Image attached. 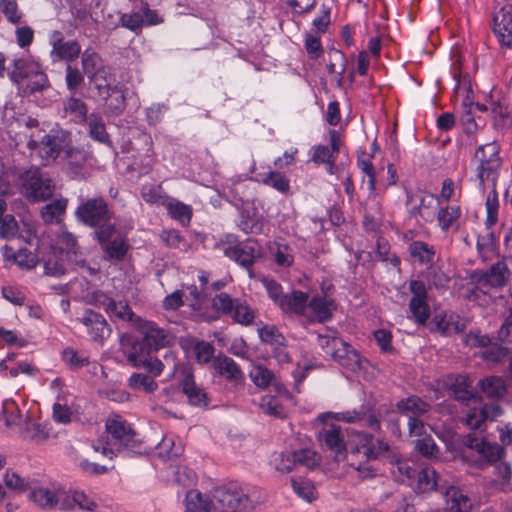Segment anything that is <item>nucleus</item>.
<instances>
[{
  "mask_svg": "<svg viewBox=\"0 0 512 512\" xmlns=\"http://www.w3.org/2000/svg\"><path fill=\"white\" fill-rule=\"evenodd\" d=\"M34 130L31 133H24V141L30 150L31 156L37 157L42 165H49L57 158H71L77 153L71 146L70 135L63 131L50 134H42Z\"/></svg>",
  "mask_w": 512,
  "mask_h": 512,
  "instance_id": "f257e3e1",
  "label": "nucleus"
},
{
  "mask_svg": "<svg viewBox=\"0 0 512 512\" xmlns=\"http://www.w3.org/2000/svg\"><path fill=\"white\" fill-rule=\"evenodd\" d=\"M121 347L128 363L133 367H142L154 377L163 372L164 363L154 356V351L142 337H122Z\"/></svg>",
  "mask_w": 512,
  "mask_h": 512,
  "instance_id": "f03ea898",
  "label": "nucleus"
},
{
  "mask_svg": "<svg viewBox=\"0 0 512 512\" xmlns=\"http://www.w3.org/2000/svg\"><path fill=\"white\" fill-rule=\"evenodd\" d=\"M14 69L10 78L17 83L24 93L33 94L49 87V80L39 63L29 58L13 61Z\"/></svg>",
  "mask_w": 512,
  "mask_h": 512,
  "instance_id": "7ed1b4c3",
  "label": "nucleus"
},
{
  "mask_svg": "<svg viewBox=\"0 0 512 512\" xmlns=\"http://www.w3.org/2000/svg\"><path fill=\"white\" fill-rule=\"evenodd\" d=\"M28 237L26 243L29 245H36V250L39 253V261L43 264L44 273L49 276L59 277L66 272V260L68 256L64 254V249L61 246H52L47 243L43 235L39 236L36 233L32 234L31 229L28 230Z\"/></svg>",
  "mask_w": 512,
  "mask_h": 512,
  "instance_id": "20e7f679",
  "label": "nucleus"
},
{
  "mask_svg": "<svg viewBox=\"0 0 512 512\" xmlns=\"http://www.w3.org/2000/svg\"><path fill=\"white\" fill-rule=\"evenodd\" d=\"M214 512H251L252 502L242 487L229 483L212 491Z\"/></svg>",
  "mask_w": 512,
  "mask_h": 512,
  "instance_id": "39448f33",
  "label": "nucleus"
},
{
  "mask_svg": "<svg viewBox=\"0 0 512 512\" xmlns=\"http://www.w3.org/2000/svg\"><path fill=\"white\" fill-rule=\"evenodd\" d=\"M95 236L103 251V259L109 262H122L130 250L127 237L116 226H98Z\"/></svg>",
  "mask_w": 512,
  "mask_h": 512,
  "instance_id": "423d86ee",
  "label": "nucleus"
},
{
  "mask_svg": "<svg viewBox=\"0 0 512 512\" xmlns=\"http://www.w3.org/2000/svg\"><path fill=\"white\" fill-rule=\"evenodd\" d=\"M500 148L496 142H490L481 145L474 155L476 162L477 178L481 186L491 182L492 184L498 178L501 158L499 156Z\"/></svg>",
  "mask_w": 512,
  "mask_h": 512,
  "instance_id": "0eeeda50",
  "label": "nucleus"
},
{
  "mask_svg": "<svg viewBox=\"0 0 512 512\" xmlns=\"http://www.w3.org/2000/svg\"><path fill=\"white\" fill-rule=\"evenodd\" d=\"M212 307L220 314L229 316L241 325H251L256 317L255 311L240 298H232L221 292L212 299Z\"/></svg>",
  "mask_w": 512,
  "mask_h": 512,
  "instance_id": "6e6552de",
  "label": "nucleus"
},
{
  "mask_svg": "<svg viewBox=\"0 0 512 512\" xmlns=\"http://www.w3.org/2000/svg\"><path fill=\"white\" fill-rule=\"evenodd\" d=\"M108 444H111L118 452L132 450L140 447V440L131 425L119 415L108 418L105 424Z\"/></svg>",
  "mask_w": 512,
  "mask_h": 512,
  "instance_id": "1a4fd4ad",
  "label": "nucleus"
},
{
  "mask_svg": "<svg viewBox=\"0 0 512 512\" xmlns=\"http://www.w3.org/2000/svg\"><path fill=\"white\" fill-rule=\"evenodd\" d=\"M17 183L21 193L31 201L44 200L53 194L51 179L45 177L38 168L22 172Z\"/></svg>",
  "mask_w": 512,
  "mask_h": 512,
  "instance_id": "9d476101",
  "label": "nucleus"
},
{
  "mask_svg": "<svg viewBox=\"0 0 512 512\" xmlns=\"http://www.w3.org/2000/svg\"><path fill=\"white\" fill-rule=\"evenodd\" d=\"M3 122L7 126L8 133L14 137L16 145L24 141V133H31L34 130L40 132L38 120L16 110L13 104L7 103L3 110Z\"/></svg>",
  "mask_w": 512,
  "mask_h": 512,
  "instance_id": "9b49d317",
  "label": "nucleus"
},
{
  "mask_svg": "<svg viewBox=\"0 0 512 512\" xmlns=\"http://www.w3.org/2000/svg\"><path fill=\"white\" fill-rule=\"evenodd\" d=\"M75 210L76 219L83 224H106L112 219V212L102 197L85 198L80 196Z\"/></svg>",
  "mask_w": 512,
  "mask_h": 512,
  "instance_id": "f8f14e48",
  "label": "nucleus"
},
{
  "mask_svg": "<svg viewBox=\"0 0 512 512\" xmlns=\"http://www.w3.org/2000/svg\"><path fill=\"white\" fill-rule=\"evenodd\" d=\"M318 464L317 453L310 448L283 451L274 459L275 469L281 473H289L298 467L313 469Z\"/></svg>",
  "mask_w": 512,
  "mask_h": 512,
  "instance_id": "ddd939ff",
  "label": "nucleus"
},
{
  "mask_svg": "<svg viewBox=\"0 0 512 512\" xmlns=\"http://www.w3.org/2000/svg\"><path fill=\"white\" fill-rule=\"evenodd\" d=\"M510 270L504 261H497L487 271H474L471 276V283L477 284L478 289L484 294H489L491 289L504 287L509 278Z\"/></svg>",
  "mask_w": 512,
  "mask_h": 512,
  "instance_id": "4468645a",
  "label": "nucleus"
},
{
  "mask_svg": "<svg viewBox=\"0 0 512 512\" xmlns=\"http://www.w3.org/2000/svg\"><path fill=\"white\" fill-rule=\"evenodd\" d=\"M464 62V56L458 54L453 55L450 72L455 81L453 88L455 98L461 100L464 107H470L473 105V92L470 76L466 71Z\"/></svg>",
  "mask_w": 512,
  "mask_h": 512,
  "instance_id": "2eb2a0df",
  "label": "nucleus"
},
{
  "mask_svg": "<svg viewBox=\"0 0 512 512\" xmlns=\"http://www.w3.org/2000/svg\"><path fill=\"white\" fill-rule=\"evenodd\" d=\"M407 204L412 216L419 215L421 220L429 222L436 214L440 201L437 196L426 191L407 192Z\"/></svg>",
  "mask_w": 512,
  "mask_h": 512,
  "instance_id": "dca6fc26",
  "label": "nucleus"
},
{
  "mask_svg": "<svg viewBox=\"0 0 512 512\" xmlns=\"http://www.w3.org/2000/svg\"><path fill=\"white\" fill-rule=\"evenodd\" d=\"M162 22L163 18L156 11L151 10L146 3L120 16L121 26L134 32L141 30L143 26L158 25Z\"/></svg>",
  "mask_w": 512,
  "mask_h": 512,
  "instance_id": "f3484780",
  "label": "nucleus"
},
{
  "mask_svg": "<svg viewBox=\"0 0 512 512\" xmlns=\"http://www.w3.org/2000/svg\"><path fill=\"white\" fill-rule=\"evenodd\" d=\"M49 44L51 46L50 57L53 62L73 61L81 53V46L76 40H64L63 33L54 30L49 34Z\"/></svg>",
  "mask_w": 512,
  "mask_h": 512,
  "instance_id": "a211bd4d",
  "label": "nucleus"
},
{
  "mask_svg": "<svg viewBox=\"0 0 512 512\" xmlns=\"http://www.w3.org/2000/svg\"><path fill=\"white\" fill-rule=\"evenodd\" d=\"M138 329L148 346L154 351L158 352L160 349L165 348L172 342L170 332L164 328L159 327L153 321H144L137 317Z\"/></svg>",
  "mask_w": 512,
  "mask_h": 512,
  "instance_id": "6ab92c4d",
  "label": "nucleus"
},
{
  "mask_svg": "<svg viewBox=\"0 0 512 512\" xmlns=\"http://www.w3.org/2000/svg\"><path fill=\"white\" fill-rule=\"evenodd\" d=\"M212 367L216 374L225 379L232 387L238 388L243 386L245 375L240 366L231 357L220 352L214 358Z\"/></svg>",
  "mask_w": 512,
  "mask_h": 512,
  "instance_id": "aec40b11",
  "label": "nucleus"
},
{
  "mask_svg": "<svg viewBox=\"0 0 512 512\" xmlns=\"http://www.w3.org/2000/svg\"><path fill=\"white\" fill-rule=\"evenodd\" d=\"M262 255V247L258 241L254 239H247L244 242L225 249V256L236 261L245 268H250Z\"/></svg>",
  "mask_w": 512,
  "mask_h": 512,
  "instance_id": "412c9836",
  "label": "nucleus"
},
{
  "mask_svg": "<svg viewBox=\"0 0 512 512\" xmlns=\"http://www.w3.org/2000/svg\"><path fill=\"white\" fill-rule=\"evenodd\" d=\"M318 440L325 449L334 453L335 459L340 460L346 455L344 434L340 425L325 424L318 433Z\"/></svg>",
  "mask_w": 512,
  "mask_h": 512,
  "instance_id": "4be33fe9",
  "label": "nucleus"
},
{
  "mask_svg": "<svg viewBox=\"0 0 512 512\" xmlns=\"http://www.w3.org/2000/svg\"><path fill=\"white\" fill-rule=\"evenodd\" d=\"M181 392L186 396L188 403L194 407L206 408L210 404V397L206 390L196 383L193 373L185 370L180 383Z\"/></svg>",
  "mask_w": 512,
  "mask_h": 512,
  "instance_id": "5701e85b",
  "label": "nucleus"
},
{
  "mask_svg": "<svg viewBox=\"0 0 512 512\" xmlns=\"http://www.w3.org/2000/svg\"><path fill=\"white\" fill-rule=\"evenodd\" d=\"M77 320L87 328L89 336L95 342L103 343L111 334V328L103 315L91 309H87Z\"/></svg>",
  "mask_w": 512,
  "mask_h": 512,
  "instance_id": "b1692460",
  "label": "nucleus"
},
{
  "mask_svg": "<svg viewBox=\"0 0 512 512\" xmlns=\"http://www.w3.org/2000/svg\"><path fill=\"white\" fill-rule=\"evenodd\" d=\"M494 33L499 39L502 46L512 48V5L505 4L495 13Z\"/></svg>",
  "mask_w": 512,
  "mask_h": 512,
  "instance_id": "393cba45",
  "label": "nucleus"
},
{
  "mask_svg": "<svg viewBox=\"0 0 512 512\" xmlns=\"http://www.w3.org/2000/svg\"><path fill=\"white\" fill-rule=\"evenodd\" d=\"M442 494L447 512H471L472 500L459 487L448 486Z\"/></svg>",
  "mask_w": 512,
  "mask_h": 512,
  "instance_id": "a878e982",
  "label": "nucleus"
},
{
  "mask_svg": "<svg viewBox=\"0 0 512 512\" xmlns=\"http://www.w3.org/2000/svg\"><path fill=\"white\" fill-rule=\"evenodd\" d=\"M389 450V445L387 442L380 440L378 438H374L371 435H366L355 447V451L353 453L361 456L366 461L377 459L380 456L384 455Z\"/></svg>",
  "mask_w": 512,
  "mask_h": 512,
  "instance_id": "bb28decb",
  "label": "nucleus"
},
{
  "mask_svg": "<svg viewBox=\"0 0 512 512\" xmlns=\"http://www.w3.org/2000/svg\"><path fill=\"white\" fill-rule=\"evenodd\" d=\"M335 361L341 366L356 371L360 368V354L348 343L341 340V343L331 351Z\"/></svg>",
  "mask_w": 512,
  "mask_h": 512,
  "instance_id": "cd10ccee",
  "label": "nucleus"
},
{
  "mask_svg": "<svg viewBox=\"0 0 512 512\" xmlns=\"http://www.w3.org/2000/svg\"><path fill=\"white\" fill-rule=\"evenodd\" d=\"M309 295L300 290H294L283 298L278 306L284 313H294L296 315H304L308 308Z\"/></svg>",
  "mask_w": 512,
  "mask_h": 512,
  "instance_id": "c85d7f7f",
  "label": "nucleus"
},
{
  "mask_svg": "<svg viewBox=\"0 0 512 512\" xmlns=\"http://www.w3.org/2000/svg\"><path fill=\"white\" fill-rule=\"evenodd\" d=\"M262 342L275 346L277 357L281 361H289V354L283 350L286 346L285 337L273 325H266L258 330Z\"/></svg>",
  "mask_w": 512,
  "mask_h": 512,
  "instance_id": "c756f323",
  "label": "nucleus"
},
{
  "mask_svg": "<svg viewBox=\"0 0 512 512\" xmlns=\"http://www.w3.org/2000/svg\"><path fill=\"white\" fill-rule=\"evenodd\" d=\"M83 73L89 81H94L97 75H106L102 58L92 49H85L81 56Z\"/></svg>",
  "mask_w": 512,
  "mask_h": 512,
  "instance_id": "7c9ffc66",
  "label": "nucleus"
},
{
  "mask_svg": "<svg viewBox=\"0 0 512 512\" xmlns=\"http://www.w3.org/2000/svg\"><path fill=\"white\" fill-rule=\"evenodd\" d=\"M417 493H429L432 491L444 492L443 485L439 482V476L437 472L431 467H425L417 472Z\"/></svg>",
  "mask_w": 512,
  "mask_h": 512,
  "instance_id": "2f4dec72",
  "label": "nucleus"
},
{
  "mask_svg": "<svg viewBox=\"0 0 512 512\" xmlns=\"http://www.w3.org/2000/svg\"><path fill=\"white\" fill-rule=\"evenodd\" d=\"M396 409L401 415L407 416L410 419V417H420L427 413L430 405L420 397L413 395L399 400L396 403Z\"/></svg>",
  "mask_w": 512,
  "mask_h": 512,
  "instance_id": "473e14b6",
  "label": "nucleus"
},
{
  "mask_svg": "<svg viewBox=\"0 0 512 512\" xmlns=\"http://www.w3.org/2000/svg\"><path fill=\"white\" fill-rule=\"evenodd\" d=\"M308 307L321 323L329 321L332 318V312L336 309L334 299H328L326 295H314L308 299Z\"/></svg>",
  "mask_w": 512,
  "mask_h": 512,
  "instance_id": "72a5a7b5",
  "label": "nucleus"
},
{
  "mask_svg": "<svg viewBox=\"0 0 512 512\" xmlns=\"http://www.w3.org/2000/svg\"><path fill=\"white\" fill-rule=\"evenodd\" d=\"M186 508L189 512H212L214 511L213 497L202 494L193 489L186 494Z\"/></svg>",
  "mask_w": 512,
  "mask_h": 512,
  "instance_id": "f704fd0d",
  "label": "nucleus"
},
{
  "mask_svg": "<svg viewBox=\"0 0 512 512\" xmlns=\"http://www.w3.org/2000/svg\"><path fill=\"white\" fill-rule=\"evenodd\" d=\"M67 207V200L64 198L55 199L45 205L41 210V215L45 224H61Z\"/></svg>",
  "mask_w": 512,
  "mask_h": 512,
  "instance_id": "c9c22d12",
  "label": "nucleus"
},
{
  "mask_svg": "<svg viewBox=\"0 0 512 512\" xmlns=\"http://www.w3.org/2000/svg\"><path fill=\"white\" fill-rule=\"evenodd\" d=\"M164 207L174 221H177L180 224L190 223L192 217V208L190 205L169 197L164 202Z\"/></svg>",
  "mask_w": 512,
  "mask_h": 512,
  "instance_id": "e433bc0d",
  "label": "nucleus"
},
{
  "mask_svg": "<svg viewBox=\"0 0 512 512\" xmlns=\"http://www.w3.org/2000/svg\"><path fill=\"white\" fill-rule=\"evenodd\" d=\"M480 390L490 399H501L507 393L504 380L498 376H489L479 381Z\"/></svg>",
  "mask_w": 512,
  "mask_h": 512,
  "instance_id": "4c0bfd02",
  "label": "nucleus"
},
{
  "mask_svg": "<svg viewBox=\"0 0 512 512\" xmlns=\"http://www.w3.org/2000/svg\"><path fill=\"white\" fill-rule=\"evenodd\" d=\"M255 180L282 194H287L290 190L289 179L278 171H269L266 174H257Z\"/></svg>",
  "mask_w": 512,
  "mask_h": 512,
  "instance_id": "58836bf2",
  "label": "nucleus"
},
{
  "mask_svg": "<svg viewBox=\"0 0 512 512\" xmlns=\"http://www.w3.org/2000/svg\"><path fill=\"white\" fill-rule=\"evenodd\" d=\"M291 486L295 494L307 502H312L317 499L318 493L316 487L310 479L303 477H292Z\"/></svg>",
  "mask_w": 512,
  "mask_h": 512,
  "instance_id": "ea45409f",
  "label": "nucleus"
},
{
  "mask_svg": "<svg viewBox=\"0 0 512 512\" xmlns=\"http://www.w3.org/2000/svg\"><path fill=\"white\" fill-rule=\"evenodd\" d=\"M64 112L71 117L75 123H83L88 120V109L84 101L79 98L69 97L63 102Z\"/></svg>",
  "mask_w": 512,
  "mask_h": 512,
  "instance_id": "a19ab883",
  "label": "nucleus"
},
{
  "mask_svg": "<svg viewBox=\"0 0 512 512\" xmlns=\"http://www.w3.org/2000/svg\"><path fill=\"white\" fill-rule=\"evenodd\" d=\"M469 387V378L465 375H457L450 386V391L455 400L468 404L473 397Z\"/></svg>",
  "mask_w": 512,
  "mask_h": 512,
  "instance_id": "79ce46f5",
  "label": "nucleus"
},
{
  "mask_svg": "<svg viewBox=\"0 0 512 512\" xmlns=\"http://www.w3.org/2000/svg\"><path fill=\"white\" fill-rule=\"evenodd\" d=\"M52 246H61L64 249V254L68 257L78 254V245L76 237L70 232L62 230V227L56 234L55 239L49 242Z\"/></svg>",
  "mask_w": 512,
  "mask_h": 512,
  "instance_id": "37998d69",
  "label": "nucleus"
},
{
  "mask_svg": "<svg viewBox=\"0 0 512 512\" xmlns=\"http://www.w3.org/2000/svg\"><path fill=\"white\" fill-rule=\"evenodd\" d=\"M30 498L39 507L52 510L57 506V491L49 490L47 488H38L32 490Z\"/></svg>",
  "mask_w": 512,
  "mask_h": 512,
  "instance_id": "c03bdc74",
  "label": "nucleus"
},
{
  "mask_svg": "<svg viewBox=\"0 0 512 512\" xmlns=\"http://www.w3.org/2000/svg\"><path fill=\"white\" fill-rule=\"evenodd\" d=\"M89 135L95 141L111 146L109 134L106 132L105 124L98 116L91 115L88 120Z\"/></svg>",
  "mask_w": 512,
  "mask_h": 512,
  "instance_id": "a18cd8bd",
  "label": "nucleus"
},
{
  "mask_svg": "<svg viewBox=\"0 0 512 512\" xmlns=\"http://www.w3.org/2000/svg\"><path fill=\"white\" fill-rule=\"evenodd\" d=\"M62 360L71 370L74 371L90 364L89 356L86 353H79L71 347H67L63 350Z\"/></svg>",
  "mask_w": 512,
  "mask_h": 512,
  "instance_id": "49530a36",
  "label": "nucleus"
},
{
  "mask_svg": "<svg viewBox=\"0 0 512 512\" xmlns=\"http://www.w3.org/2000/svg\"><path fill=\"white\" fill-rule=\"evenodd\" d=\"M415 450L424 458L434 459L440 455V450L431 435L415 440Z\"/></svg>",
  "mask_w": 512,
  "mask_h": 512,
  "instance_id": "de8ad7c7",
  "label": "nucleus"
},
{
  "mask_svg": "<svg viewBox=\"0 0 512 512\" xmlns=\"http://www.w3.org/2000/svg\"><path fill=\"white\" fill-rule=\"evenodd\" d=\"M153 377V375L148 376L142 373H133L128 380V385L134 390L152 393L158 388V384Z\"/></svg>",
  "mask_w": 512,
  "mask_h": 512,
  "instance_id": "09e8293b",
  "label": "nucleus"
},
{
  "mask_svg": "<svg viewBox=\"0 0 512 512\" xmlns=\"http://www.w3.org/2000/svg\"><path fill=\"white\" fill-rule=\"evenodd\" d=\"M195 359L199 364L213 363L215 356V347L212 343L205 340H197L193 346Z\"/></svg>",
  "mask_w": 512,
  "mask_h": 512,
  "instance_id": "8fccbe9b",
  "label": "nucleus"
},
{
  "mask_svg": "<svg viewBox=\"0 0 512 512\" xmlns=\"http://www.w3.org/2000/svg\"><path fill=\"white\" fill-rule=\"evenodd\" d=\"M480 456L486 461L487 464H494L498 462L503 454L504 448L497 444L483 440L480 443V449H478Z\"/></svg>",
  "mask_w": 512,
  "mask_h": 512,
  "instance_id": "3c124183",
  "label": "nucleus"
},
{
  "mask_svg": "<svg viewBox=\"0 0 512 512\" xmlns=\"http://www.w3.org/2000/svg\"><path fill=\"white\" fill-rule=\"evenodd\" d=\"M0 11L9 23L19 25L22 22L23 12L16 0H0Z\"/></svg>",
  "mask_w": 512,
  "mask_h": 512,
  "instance_id": "603ef678",
  "label": "nucleus"
},
{
  "mask_svg": "<svg viewBox=\"0 0 512 512\" xmlns=\"http://www.w3.org/2000/svg\"><path fill=\"white\" fill-rule=\"evenodd\" d=\"M409 251L411 256L417 259L421 264L432 262L435 255L433 248L421 241L411 243Z\"/></svg>",
  "mask_w": 512,
  "mask_h": 512,
  "instance_id": "864d4df0",
  "label": "nucleus"
},
{
  "mask_svg": "<svg viewBox=\"0 0 512 512\" xmlns=\"http://www.w3.org/2000/svg\"><path fill=\"white\" fill-rule=\"evenodd\" d=\"M510 350L511 348L509 346L501 343L500 345L491 344L481 353V358L487 362L496 364L503 361L510 354Z\"/></svg>",
  "mask_w": 512,
  "mask_h": 512,
  "instance_id": "5fc2aeb1",
  "label": "nucleus"
},
{
  "mask_svg": "<svg viewBox=\"0 0 512 512\" xmlns=\"http://www.w3.org/2000/svg\"><path fill=\"white\" fill-rule=\"evenodd\" d=\"M310 160L316 164H328L329 172H332L333 168V160H332V152L328 146L325 145H315L310 151Z\"/></svg>",
  "mask_w": 512,
  "mask_h": 512,
  "instance_id": "6e6d98bb",
  "label": "nucleus"
},
{
  "mask_svg": "<svg viewBox=\"0 0 512 512\" xmlns=\"http://www.w3.org/2000/svg\"><path fill=\"white\" fill-rule=\"evenodd\" d=\"M141 196L142 198L152 204H160L164 206V202L169 198L167 196L161 186L154 185H143L141 188Z\"/></svg>",
  "mask_w": 512,
  "mask_h": 512,
  "instance_id": "4d7b16f0",
  "label": "nucleus"
},
{
  "mask_svg": "<svg viewBox=\"0 0 512 512\" xmlns=\"http://www.w3.org/2000/svg\"><path fill=\"white\" fill-rule=\"evenodd\" d=\"M274 373L261 365L255 366L250 371V378L253 383L259 388H267L273 381Z\"/></svg>",
  "mask_w": 512,
  "mask_h": 512,
  "instance_id": "13d9d810",
  "label": "nucleus"
},
{
  "mask_svg": "<svg viewBox=\"0 0 512 512\" xmlns=\"http://www.w3.org/2000/svg\"><path fill=\"white\" fill-rule=\"evenodd\" d=\"M486 224H496L499 220V198L495 190H491L486 197Z\"/></svg>",
  "mask_w": 512,
  "mask_h": 512,
  "instance_id": "bf43d9fd",
  "label": "nucleus"
},
{
  "mask_svg": "<svg viewBox=\"0 0 512 512\" xmlns=\"http://www.w3.org/2000/svg\"><path fill=\"white\" fill-rule=\"evenodd\" d=\"M409 310L412 313L414 321L418 325H425L430 317V308L428 306L427 301H410Z\"/></svg>",
  "mask_w": 512,
  "mask_h": 512,
  "instance_id": "052dcab7",
  "label": "nucleus"
},
{
  "mask_svg": "<svg viewBox=\"0 0 512 512\" xmlns=\"http://www.w3.org/2000/svg\"><path fill=\"white\" fill-rule=\"evenodd\" d=\"M15 263L20 267L24 269H31L34 268L39 261V253L37 255H34L31 251L27 250L26 248H20L14 255H13Z\"/></svg>",
  "mask_w": 512,
  "mask_h": 512,
  "instance_id": "680f3d73",
  "label": "nucleus"
},
{
  "mask_svg": "<svg viewBox=\"0 0 512 512\" xmlns=\"http://www.w3.org/2000/svg\"><path fill=\"white\" fill-rule=\"evenodd\" d=\"M90 89L92 92L95 91V97L98 99L107 101L110 96V92L114 87H111L105 77V75H97L94 81H89Z\"/></svg>",
  "mask_w": 512,
  "mask_h": 512,
  "instance_id": "e2e57ef3",
  "label": "nucleus"
},
{
  "mask_svg": "<svg viewBox=\"0 0 512 512\" xmlns=\"http://www.w3.org/2000/svg\"><path fill=\"white\" fill-rule=\"evenodd\" d=\"M432 323L435 325V329L440 331L442 335H450L462 330V328L459 327L458 322L453 321L452 316L449 319H446L445 316L436 315L433 318Z\"/></svg>",
  "mask_w": 512,
  "mask_h": 512,
  "instance_id": "0e129e2a",
  "label": "nucleus"
},
{
  "mask_svg": "<svg viewBox=\"0 0 512 512\" xmlns=\"http://www.w3.org/2000/svg\"><path fill=\"white\" fill-rule=\"evenodd\" d=\"M110 317H114L116 319L133 322L135 320V314L129 307L126 302H116L115 307H111L109 311H106Z\"/></svg>",
  "mask_w": 512,
  "mask_h": 512,
  "instance_id": "69168bd1",
  "label": "nucleus"
},
{
  "mask_svg": "<svg viewBox=\"0 0 512 512\" xmlns=\"http://www.w3.org/2000/svg\"><path fill=\"white\" fill-rule=\"evenodd\" d=\"M27 436L34 442L41 443L50 437V428L44 423H32L26 429Z\"/></svg>",
  "mask_w": 512,
  "mask_h": 512,
  "instance_id": "338daca9",
  "label": "nucleus"
},
{
  "mask_svg": "<svg viewBox=\"0 0 512 512\" xmlns=\"http://www.w3.org/2000/svg\"><path fill=\"white\" fill-rule=\"evenodd\" d=\"M497 340L504 345L512 348V319L505 314L502 325L497 331Z\"/></svg>",
  "mask_w": 512,
  "mask_h": 512,
  "instance_id": "774afa93",
  "label": "nucleus"
}]
</instances>
